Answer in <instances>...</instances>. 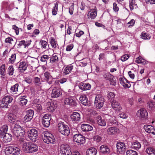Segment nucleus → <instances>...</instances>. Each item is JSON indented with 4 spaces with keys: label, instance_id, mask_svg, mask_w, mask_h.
<instances>
[{
    "label": "nucleus",
    "instance_id": "27",
    "mask_svg": "<svg viewBox=\"0 0 155 155\" xmlns=\"http://www.w3.org/2000/svg\"><path fill=\"white\" fill-rule=\"evenodd\" d=\"M20 149L18 147L10 146V155H18Z\"/></svg>",
    "mask_w": 155,
    "mask_h": 155
},
{
    "label": "nucleus",
    "instance_id": "15",
    "mask_svg": "<svg viewBox=\"0 0 155 155\" xmlns=\"http://www.w3.org/2000/svg\"><path fill=\"white\" fill-rule=\"evenodd\" d=\"M99 151L103 154L107 155L110 153V150L108 146L104 144L100 147Z\"/></svg>",
    "mask_w": 155,
    "mask_h": 155
},
{
    "label": "nucleus",
    "instance_id": "64",
    "mask_svg": "<svg viewBox=\"0 0 155 155\" xmlns=\"http://www.w3.org/2000/svg\"><path fill=\"white\" fill-rule=\"evenodd\" d=\"M5 155H10V147H6L5 150Z\"/></svg>",
    "mask_w": 155,
    "mask_h": 155
},
{
    "label": "nucleus",
    "instance_id": "60",
    "mask_svg": "<svg viewBox=\"0 0 155 155\" xmlns=\"http://www.w3.org/2000/svg\"><path fill=\"white\" fill-rule=\"evenodd\" d=\"M84 34V32L82 31H80L78 33H75V35L76 36L78 37H80L81 35Z\"/></svg>",
    "mask_w": 155,
    "mask_h": 155
},
{
    "label": "nucleus",
    "instance_id": "23",
    "mask_svg": "<svg viewBox=\"0 0 155 155\" xmlns=\"http://www.w3.org/2000/svg\"><path fill=\"white\" fill-rule=\"evenodd\" d=\"M120 83L124 87L129 88L130 87L131 84L130 82L125 78H119Z\"/></svg>",
    "mask_w": 155,
    "mask_h": 155
},
{
    "label": "nucleus",
    "instance_id": "5",
    "mask_svg": "<svg viewBox=\"0 0 155 155\" xmlns=\"http://www.w3.org/2000/svg\"><path fill=\"white\" fill-rule=\"evenodd\" d=\"M104 102V99L101 94L97 95L95 97L94 104L96 108L101 109L103 107Z\"/></svg>",
    "mask_w": 155,
    "mask_h": 155
},
{
    "label": "nucleus",
    "instance_id": "4",
    "mask_svg": "<svg viewBox=\"0 0 155 155\" xmlns=\"http://www.w3.org/2000/svg\"><path fill=\"white\" fill-rule=\"evenodd\" d=\"M32 58L30 57H28L25 60L22 61H21L19 63L18 69L20 72L23 73L26 70L30 61H32Z\"/></svg>",
    "mask_w": 155,
    "mask_h": 155
},
{
    "label": "nucleus",
    "instance_id": "13",
    "mask_svg": "<svg viewBox=\"0 0 155 155\" xmlns=\"http://www.w3.org/2000/svg\"><path fill=\"white\" fill-rule=\"evenodd\" d=\"M117 152L120 154L124 153L126 149L124 143L120 142L117 143Z\"/></svg>",
    "mask_w": 155,
    "mask_h": 155
},
{
    "label": "nucleus",
    "instance_id": "46",
    "mask_svg": "<svg viewBox=\"0 0 155 155\" xmlns=\"http://www.w3.org/2000/svg\"><path fill=\"white\" fill-rule=\"evenodd\" d=\"M5 64H3L0 68V74L2 76H4L5 75Z\"/></svg>",
    "mask_w": 155,
    "mask_h": 155
},
{
    "label": "nucleus",
    "instance_id": "29",
    "mask_svg": "<svg viewBox=\"0 0 155 155\" xmlns=\"http://www.w3.org/2000/svg\"><path fill=\"white\" fill-rule=\"evenodd\" d=\"M141 144L137 141H133L131 143V147L136 150H138L141 147Z\"/></svg>",
    "mask_w": 155,
    "mask_h": 155
},
{
    "label": "nucleus",
    "instance_id": "45",
    "mask_svg": "<svg viewBox=\"0 0 155 155\" xmlns=\"http://www.w3.org/2000/svg\"><path fill=\"white\" fill-rule=\"evenodd\" d=\"M136 5V4L135 0H130L129 5V7L130 10H133L134 7Z\"/></svg>",
    "mask_w": 155,
    "mask_h": 155
},
{
    "label": "nucleus",
    "instance_id": "14",
    "mask_svg": "<svg viewBox=\"0 0 155 155\" xmlns=\"http://www.w3.org/2000/svg\"><path fill=\"white\" fill-rule=\"evenodd\" d=\"M9 101L10 96H5L0 101V107L2 108H7Z\"/></svg>",
    "mask_w": 155,
    "mask_h": 155
},
{
    "label": "nucleus",
    "instance_id": "52",
    "mask_svg": "<svg viewBox=\"0 0 155 155\" xmlns=\"http://www.w3.org/2000/svg\"><path fill=\"white\" fill-rule=\"evenodd\" d=\"M28 102V100L25 99V100H20V101L19 104L20 105L23 106L26 105Z\"/></svg>",
    "mask_w": 155,
    "mask_h": 155
},
{
    "label": "nucleus",
    "instance_id": "17",
    "mask_svg": "<svg viewBox=\"0 0 155 155\" xmlns=\"http://www.w3.org/2000/svg\"><path fill=\"white\" fill-rule=\"evenodd\" d=\"M104 78L106 80L109 81L111 84L115 85V82L113 80L114 76L109 73H105L103 75Z\"/></svg>",
    "mask_w": 155,
    "mask_h": 155
},
{
    "label": "nucleus",
    "instance_id": "1",
    "mask_svg": "<svg viewBox=\"0 0 155 155\" xmlns=\"http://www.w3.org/2000/svg\"><path fill=\"white\" fill-rule=\"evenodd\" d=\"M12 128H13L12 132L13 136L15 138H16L22 144L25 142L26 138L24 137V132L20 126L15 124L13 126H11Z\"/></svg>",
    "mask_w": 155,
    "mask_h": 155
},
{
    "label": "nucleus",
    "instance_id": "36",
    "mask_svg": "<svg viewBox=\"0 0 155 155\" xmlns=\"http://www.w3.org/2000/svg\"><path fill=\"white\" fill-rule=\"evenodd\" d=\"M73 68V66L71 65H68L66 67L64 70V73L67 75L71 72Z\"/></svg>",
    "mask_w": 155,
    "mask_h": 155
},
{
    "label": "nucleus",
    "instance_id": "20",
    "mask_svg": "<svg viewBox=\"0 0 155 155\" xmlns=\"http://www.w3.org/2000/svg\"><path fill=\"white\" fill-rule=\"evenodd\" d=\"M97 9L96 7H95L94 8L91 9L87 14L88 18H91V19H94L97 16Z\"/></svg>",
    "mask_w": 155,
    "mask_h": 155
},
{
    "label": "nucleus",
    "instance_id": "38",
    "mask_svg": "<svg viewBox=\"0 0 155 155\" xmlns=\"http://www.w3.org/2000/svg\"><path fill=\"white\" fill-rule=\"evenodd\" d=\"M3 136V140L4 143H6L10 141V134H9L5 133Z\"/></svg>",
    "mask_w": 155,
    "mask_h": 155
},
{
    "label": "nucleus",
    "instance_id": "55",
    "mask_svg": "<svg viewBox=\"0 0 155 155\" xmlns=\"http://www.w3.org/2000/svg\"><path fill=\"white\" fill-rule=\"evenodd\" d=\"M26 114L33 117L34 115V111L32 110L29 109L26 111Z\"/></svg>",
    "mask_w": 155,
    "mask_h": 155
},
{
    "label": "nucleus",
    "instance_id": "54",
    "mask_svg": "<svg viewBox=\"0 0 155 155\" xmlns=\"http://www.w3.org/2000/svg\"><path fill=\"white\" fill-rule=\"evenodd\" d=\"M129 58V56L128 54H125L123 55L121 58V60L122 61H124L127 60Z\"/></svg>",
    "mask_w": 155,
    "mask_h": 155
},
{
    "label": "nucleus",
    "instance_id": "7",
    "mask_svg": "<svg viewBox=\"0 0 155 155\" xmlns=\"http://www.w3.org/2000/svg\"><path fill=\"white\" fill-rule=\"evenodd\" d=\"M42 139L45 143L48 144L50 143H54L55 141L54 136L48 133L44 134V136L42 137Z\"/></svg>",
    "mask_w": 155,
    "mask_h": 155
},
{
    "label": "nucleus",
    "instance_id": "43",
    "mask_svg": "<svg viewBox=\"0 0 155 155\" xmlns=\"http://www.w3.org/2000/svg\"><path fill=\"white\" fill-rule=\"evenodd\" d=\"M51 46L54 48H56L57 45V42L55 41L54 38H51L50 41Z\"/></svg>",
    "mask_w": 155,
    "mask_h": 155
},
{
    "label": "nucleus",
    "instance_id": "33",
    "mask_svg": "<svg viewBox=\"0 0 155 155\" xmlns=\"http://www.w3.org/2000/svg\"><path fill=\"white\" fill-rule=\"evenodd\" d=\"M146 152L149 155H155V149L152 147H147L146 149Z\"/></svg>",
    "mask_w": 155,
    "mask_h": 155
},
{
    "label": "nucleus",
    "instance_id": "8",
    "mask_svg": "<svg viewBox=\"0 0 155 155\" xmlns=\"http://www.w3.org/2000/svg\"><path fill=\"white\" fill-rule=\"evenodd\" d=\"M60 153L62 155H71L72 153L68 145L62 144L60 147Z\"/></svg>",
    "mask_w": 155,
    "mask_h": 155
},
{
    "label": "nucleus",
    "instance_id": "26",
    "mask_svg": "<svg viewBox=\"0 0 155 155\" xmlns=\"http://www.w3.org/2000/svg\"><path fill=\"white\" fill-rule=\"evenodd\" d=\"M44 76L45 77V80L49 84H51L52 83L53 81V78L51 75L50 73L46 72L44 73Z\"/></svg>",
    "mask_w": 155,
    "mask_h": 155
},
{
    "label": "nucleus",
    "instance_id": "50",
    "mask_svg": "<svg viewBox=\"0 0 155 155\" xmlns=\"http://www.w3.org/2000/svg\"><path fill=\"white\" fill-rule=\"evenodd\" d=\"M102 139V137L101 136L97 135L94 136V140L96 141L97 142H99L101 141Z\"/></svg>",
    "mask_w": 155,
    "mask_h": 155
},
{
    "label": "nucleus",
    "instance_id": "39",
    "mask_svg": "<svg viewBox=\"0 0 155 155\" xmlns=\"http://www.w3.org/2000/svg\"><path fill=\"white\" fill-rule=\"evenodd\" d=\"M50 58V56L47 55H44L41 57V61L44 62L46 64L47 60Z\"/></svg>",
    "mask_w": 155,
    "mask_h": 155
},
{
    "label": "nucleus",
    "instance_id": "44",
    "mask_svg": "<svg viewBox=\"0 0 155 155\" xmlns=\"http://www.w3.org/2000/svg\"><path fill=\"white\" fill-rule=\"evenodd\" d=\"M126 153L127 155H138L136 151L132 150H127Z\"/></svg>",
    "mask_w": 155,
    "mask_h": 155
},
{
    "label": "nucleus",
    "instance_id": "28",
    "mask_svg": "<svg viewBox=\"0 0 155 155\" xmlns=\"http://www.w3.org/2000/svg\"><path fill=\"white\" fill-rule=\"evenodd\" d=\"M81 127L83 131H89L93 130L92 127L87 124H83L81 125Z\"/></svg>",
    "mask_w": 155,
    "mask_h": 155
},
{
    "label": "nucleus",
    "instance_id": "19",
    "mask_svg": "<svg viewBox=\"0 0 155 155\" xmlns=\"http://www.w3.org/2000/svg\"><path fill=\"white\" fill-rule=\"evenodd\" d=\"M111 105L112 108L116 111H120L122 109L120 103L116 100L112 101Z\"/></svg>",
    "mask_w": 155,
    "mask_h": 155
},
{
    "label": "nucleus",
    "instance_id": "63",
    "mask_svg": "<svg viewBox=\"0 0 155 155\" xmlns=\"http://www.w3.org/2000/svg\"><path fill=\"white\" fill-rule=\"evenodd\" d=\"M113 9L114 12H117L119 10V8L117 6L116 3H114L113 4Z\"/></svg>",
    "mask_w": 155,
    "mask_h": 155
},
{
    "label": "nucleus",
    "instance_id": "61",
    "mask_svg": "<svg viewBox=\"0 0 155 155\" xmlns=\"http://www.w3.org/2000/svg\"><path fill=\"white\" fill-rule=\"evenodd\" d=\"M119 117L121 118H126L127 116L125 113L122 112L119 114Z\"/></svg>",
    "mask_w": 155,
    "mask_h": 155
},
{
    "label": "nucleus",
    "instance_id": "47",
    "mask_svg": "<svg viewBox=\"0 0 155 155\" xmlns=\"http://www.w3.org/2000/svg\"><path fill=\"white\" fill-rule=\"evenodd\" d=\"M18 84H16L10 88L11 91L13 92H16L18 91Z\"/></svg>",
    "mask_w": 155,
    "mask_h": 155
},
{
    "label": "nucleus",
    "instance_id": "34",
    "mask_svg": "<svg viewBox=\"0 0 155 155\" xmlns=\"http://www.w3.org/2000/svg\"><path fill=\"white\" fill-rule=\"evenodd\" d=\"M50 61L52 64L57 63L58 60V58L57 55L53 54L51 56H50Z\"/></svg>",
    "mask_w": 155,
    "mask_h": 155
},
{
    "label": "nucleus",
    "instance_id": "10",
    "mask_svg": "<svg viewBox=\"0 0 155 155\" xmlns=\"http://www.w3.org/2000/svg\"><path fill=\"white\" fill-rule=\"evenodd\" d=\"M73 140L80 145L84 143L85 142V137L79 134H76L74 135Z\"/></svg>",
    "mask_w": 155,
    "mask_h": 155
},
{
    "label": "nucleus",
    "instance_id": "53",
    "mask_svg": "<svg viewBox=\"0 0 155 155\" xmlns=\"http://www.w3.org/2000/svg\"><path fill=\"white\" fill-rule=\"evenodd\" d=\"M16 44V40L14 39V40L10 38V47L13 48L15 46Z\"/></svg>",
    "mask_w": 155,
    "mask_h": 155
},
{
    "label": "nucleus",
    "instance_id": "25",
    "mask_svg": "<svg viewBox=\"0 0 155 155\" xmlns=\"http://www.w3.org/2000/svg\"><path fill=\"white\" fill-rule=\"evenodd\" d=\"M143 128L148 133H151L155 135V129L153 126L151 125H145L144 126Z\"/></svg>",
    "mask_w": 155,
    "mask_h": 155
},
{
    "label": "nucleus",
    "instance_id": "6",
    "mask_svg": "<svg viewBox=\"0 0 155 155\" xmlns=\"http://www.w3.org/2000/svg\"><path fill=\"white\" fill-rule=\"evenodd\" d=\"M28 135L29 139L33 142H35L38 138V131L35 129H31L28 132Z\"/></svg>",
    "mask_w": 155,
    "mask_h": 155
},
{
    "label": "nucleus",
    "instance_id": "59",
    "mask_svg": "<svg viewBox=\"0 0 155 155\" xmlns=\"http://www.w3.org/2000/svg\"><path fill=\"white\" fill-rule=\"evenodd\" d=\"M16 59L15 54H13L12 55L10 58V62L11 63H13L14 62Z\"/></svg>",
    "mask_w": 155,
    "mask_h": 155
},
{
    "label": "nucleus",
    "instance_id": "2",
    "mask_svg": "<svg viewBox=\"0 0 155 155\" xmlns=\"http://www.w3.org/2000/svg\"><path fill=\"white\" fill-rule=\"evenodd\" d=\"M22 144L23 150L25 153H34L36 152L38 150V146L34 144H29V142H26L25 141Z\"/></svg>",
    "mask_w": 155,
    "mask_h": 155
},
{
    "label": "nucleus",
    "instance_id": "37",
    "mask_svg": "<svg viewBox=\"0 0 155 155\" xmlns=\"http://www.w3.org/2000/svg\"><path fill=\"white\" fill-rule=\"evenodd\" d=\"M58 3V2H57L56 3L54 4V6L53 7L52 9V15H56L57 13Z\"/></svg>",
    "mask_w": 155,
    "mask_h": 155
},
{
    "label": "nucleus",
    "instance_id": "24",
    "mask_svg": "<svg viewBox=\"0 0 155 155\" xmlns=\"http://www.w3.org/2000/svg\"><path fill=\"white\" fill-rule=\"evenodd\" d=\"M78 86L79 88L83 91L89 90L91 88V85L88 83H81L79 84Z\"/></svg>",
    "mask_w": 155,
    "mask_h": 155
},
{
    "label": "nucleus",
    "instance_id": "49",
    "mask_svg": "<svg viewBox=\"0 0 155 155\" xmlns=\"http://www.w3.org/2000/svg\"><path fill=\"white\" fill-rule=\"evenodd\" d=\"M18 107L17 105L15 104L12 105V113L14 114H16L18 110Z\"/></svg>",
    "mask_w": 155,
    "mask_h": 155
},
{
    "label": "nucleus",
    "instance_id": "56",
    "mask_svg": "<svg viewBox=\"0 0 155 155\" xmlns=\"http://www.w3.org/2000/svg\"><path fill=\"white\" fill-rule=\"evenodd\" d=\"M18 46L19 47L23 46L24 48H25L26 46V44L25 43V41L23 40L20 41V43L18 44Z\"/></svg>",
    "mask_w": 155,
    "mask_h": 155
},
{
    "label": "nucleus",
    "instance_id": "62",
    "mask_svg": "<svg viewBox=\"0 0 155 155\" xmlns=\"http://www.w3.org/2000/svg\"><path fill=\"white\" fill-rule=\"evenodd\" d=\"M67 80V78H62L58 80V82L61 84H63Z\"/></svg>",
    "mask_w": 155,
    "mask_h": 155
},
{
    "label": "nucleus",
    "instance_id": "35",
    "mask_svg": "<svg viewBox=\"0 0 155 155\" xmlns=\"http://www.w3.org/2000/svg\"><path fill=\"white\" fill-rule=\"evenodd\" d=\"M97 152V150L95 149L91 148L87 150L86 155H96Z\"/></svg>",
    "mask_w": 155,
    "mask_h": 155
},
{
    "label": "nucleus",
    "instance_id": "3",
    "mask_svg": "<svg viewBox=\"0 0 155 155\" xmlns=\"http://www.w3.org/2000/svg\"><path fill=\"white\" fill-rule=\"evenodd\" d=\"M58 131L64 135L68 136L70 134L68 127L64 122L61 121L59 122L58 124Z\"/></svg>",
    "mask_w": 155,
    "mask_h": 155
},
{
    "label": "nucleus",
    "instance_id": "18",
    "mask_svg": "<svg viewBox=\"0 0 155 155\" xmlns=\"http://www.w3.org/2000/svg\"><path fill=\"white\" fill-rule=\"evenodd\" d=\"M106 118L109 124H117L118 123L115 117L114 116H112L107 115L106 117Z\"/></svg>",
    "mask_w": 155,
    "mask_h": 155
},
{
    "label": "nucleus",
    "instance_id": "21",
    "mask_svg": "<svg viewBox=\"0 0 155 155\" xmlns=\"http://www.w3.org/2000/svg\"><path fill=\"white\" fill-rule=\"evenodd\" d=\"M71 120L76 123L80 120L81 116L80 114L77 112H74L71 116Z\"/></svg>",
    "mask_w": 155,
    "mask_h": 155
},
{
    "label": "nucleus",
    "instance_id": "30",
    "mask_svg": "<svg viewBox=\"0 0 155 155\" xmlns=\"http://www.w3.org/2000/svg\"><path fill=\"white\" fill-rule=\"evenodd\" d=\"M97 120L98 125L102 126H104L106 125V122L105 120L103 119L101 116H98L97 117Z\"/></svg>",
    "mask_w": 155,
    "mask_h": 155
},
{
    "label": "nucleus",
    "instance_id": "16",
    "mask_svg": "<svg viewBox=\"0 0 155 155\" xmlns=\"http://www.w3.org/2000/svg\"><path fill=\"white\" fill-rule=\"evenodd\" d=\"M62 94L61 89L59 87H54L52 91L51 96L52 98H57Z\"/></svg>",
    "mask_w": 155,
    "mask_h": 155
},
{
    "label": "nucleus",
    "instance_id": "42",
    "mask_svg": "<svg viewBox=\"0 0 155 155\" xmlns=\"http://www.w3.org/2000/svg\"><path fill=\"white\" fill-rule=\"evenodd\" d=\"M33 82L37 86H40L41 84L40 79L38 77H35L34 78Z\"/></svg>",
    "mask_w": 155,
    "mask_h": 155
},
{
    "label": "nucleus",
    "instance_id": "12",
    "mask_svg": "<svg viewBox=\"0 0 155 155\" xmlns=\"http://www.w3.org/2000/svg\"><path fill=\"white\" fill-rule=\"evenodd\" d=\"M64 103L65 104L71 106H76L77 102L74 98L73 97H68L64 100Z\"/></svg>",
    "mask_w": 155,
    "mask_h": 155
},
{
    "label": "nucleus",
    "instance_id": "22",
    "mask_svg": "<svg viewBox=\"0 0 155 155\" xmlns=\"http://www.w3.org/2000/svg\"><path fill=\"white\" fill-rule=\"evenodd\" d=\"M79 99L81 103L83 105L86 106L90 105V102L88 101L87 98L85 95H81L79 98Z\"/></svg>",
    "mask_w": 155,
    "mask_h": 155
},
{
    "label": "nucleus",
    "instance_id": "57",
    "mask_svg": "<svg viewBox=\"0 0 155 155\" xmlns=\"http://www.w3.org/2000/svg\"><path fill=\"white\" fill-rule=\"evenodd\" d=\"M12 29L15 30V32L16 34L18 35L19 34V28L15 25H13L12 26Z\"/></svg>",
    "mask_w": 155,
    "mask_h": 155
},
{
    "label": "nucleus",
    "instance_id": "41",
    "mask_svg": "<svg viewBox=\"0 0 155 155\" xmlns=\"http://www.w3.org/2000/svg\"><path fill=\"white\" fill-rule=\"evenodd\" d=\"M16 118V116L14 114H11L10 113V121L11 120L12 122L10 121L11 123H13L12 124V125H11L10 126L11 127V126H13V125H14L15 124V119Z\"/></svg>",
    "mask_w": 155,
    "mask_h": 155
},
{
    "label": "nucleus",
    "instance_id": "51",
    "mask_svg": "<svg viewBox=\"0 0 155 155\" xmlns=\"http://www.w3.org/2000/svg\"><path fill=\"white\" fill-rule=\"evenodd\" d=\"M32 118V117L26 114L24 117V119L26 122H28L30 121Z\"/></svg>",
    "mask_w": 155,
    "mask_h": 155
},
{
    "label": "nucleus",
    "instance_id": "48",
    "mask_svg": "<svg viewBox=\"0 0 155 155\" xmlns=\"http://www.w3.org/2000/svg\"><path fill=\"white\" fill-rule=\"evenodd\" d=\"M40 43L41 45V47L44 49L47 48V47L48 45L47 42L45 41L44 40H41L40 41Z\"/></svg>",
    "mask_w": 155,
    "mask_h": 155
},
{
    "label": "nucleus",
    "instance_id": "9",
    "mask_svg": "<svg viewBox=\"0 0 155 155\" xmlns=\"http://www.w3.org/2000/svg\"><path fill=\"white\" fill-rule=\"evenodd\" d=\"M51 119V115L49 114L44 115L42 118V123L44 127H48L50 124V121Z\"/></svg>",
    "mask_w": 155,
    "mask_h": 155
},
{
    "label": "nucleus",
    "instance_id": "32",
    "mask_svg": "<svg viewBox=\"0 0 155 155\" xmlns=\"http://www.w3.org/2000/svg\"><path fill=\"white\" fill-rule=\"evenodd\" d=\"M8 126L7 125H4L0 129V135L1 136H3L5 134L7 133V132L8 130Z\"/></svg>",
    "mask_w": 155,
    "mask_h": 155
},
{
    "label": "nucleus",
    "instance_id": "11",
    "mask_svg": "<svg viewBox=\"0 0 155 155\" xmlns=\"http://www.w3.org/2000/svg\"><path fill=\"white\" fill-rule=\"evenodd\" d=\"M137 115L141 119H147L148 113L145 109L141 108L137 111Z\"/></svg>",
    "mask_w": 155,
    "mask_h": 155
},
{
    "label": "nucleus",
    "instance_id": "58",
    "mask_svg": "<svg viewBox=\"0 0 155 155\" xmlns=\"http://www.w3.org/2000/svg\"><path fill=\"white\" fill-rule=\"evenodd\" d=\"M73 47V45L72 44H70L67 46L66 48V50L67 51H70L72 49Z\"/></svg>",
    "mask_w": 155,
    "mask_h": 155
},
{
    "label": "nucleus",
    "instance_id": "40",
    "mask_svg": "<svg viewBox=\"0 0 155 155\" xmlns=\"http://www.w3.org/2000/svg\"><path fill=\"white\" fill-rule=\"evenodd\" d=\"M141 38L143 39H150L151 36L148 34L143 32L142 33L141 35Z\"/></svg>",
    "mask_w": 155,
    "mask_h": 155
},
{
    "label": "nucleus",
    "instance_id": "31",
    "mask_svg": "<svg viewBox=\"0 0 155 155\" xmlns=\"http://www.w3.org/2000/svg\"><path fill=\"white\" fill-rule=\"evenodd\" d=\"M119 130V129L116 127H110L107 129V133L109 134L112 135L116 132H118Z\"/></svg>",
    "mask_w": 155,
    "mask_h": 155
}]
</instances>
